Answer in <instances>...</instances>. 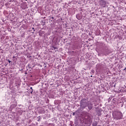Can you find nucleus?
I'll use <instances>...</instances> for the list:
<instances>
[{"instance_id":"1","label":"nucleus","mask_w":126,"mask_h":126,"mask_svg":"<svg viewBox=\"0 0 126 126\" xmlns=\"http://www.w3.org/2000/svg\"><path fill=\"white\" fill-rule=\"evenodd\" d=\"M8 62L9 63H11L10 61H9Z\"/></svg>"},{"instance_id":"2","label":"nucleus","mask_w":126,"mask_h":126,"mask_svg":"<svg viewBox=\"0 0 126 126\" xmlns=\"http://www.w3.org/2000/svg\"><path fill=\"white\" fill-rule=\"evenodd\" d=\"M124 70H126V67L124 69Z\"/></svg>"}]
</instances>
